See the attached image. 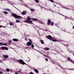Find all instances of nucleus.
Segmentation results:
<instances>
[{
  "label": "nucleus",
  "mask_w": 74,
  "mask_h": 74,
  "mask_svg": "<svg viewBox=\"0 0 74 74\" xmlns=\"http://www.w3.org/2000/svg\"><path fill=\"white\" fill-rule=\"evenodd\" d=\"M15 74H18V73H17V72H16L15 73Z\"/></svg>",
  "instance_id": "36"
},
{
  "label": "nucleus",
  "mask_w": 74,
  "mask_h": 74,
  "mask_svg": "<svg viewBox=\"0 0 74 74\" xmlns=\"http://www.w3.org/2000/svg\"><path fill=\"white\" fill-rule=\"evenodd\" d=\"M49 0L50 1H51V3H53V2H54V1H53V0Z\"/></svg>",
  "instance_id": "24"
},
{
  "label": "nucleus",
  "mask_w": 74,
  "mask_h": 74,
  "mask_svg": "<svg viewBox=\"0 0 74 74\" xmlns=\"http://www.w3.org/2000/svg\"><path fill=\"white\" fill-rule=\"evenodd\" d=\"M34 71H35V72H36V73H38V71L36 69H34Z\"/></svg>",
  "instance_id": "9"
},
{
  "label": "nucleus",
  "mask_w": 74,
  "mask_h": 74,
  "mask_svg": "<svg viewBox=\"0 0 74 74\" xmlns=\"http://www.w3.org/2000/svg\"><path fill=\"white\" fill-rule=\"evenodd\" d=\"M4 13L5 14H8V12L6 11H4Z\"/></svg>",
  "instance_id": "22"
},
{
  "label": "nucleus",
  "mask_w": 74,
  "mask_h": 74,
  "mask_svg": "<svg viewBox=\"0 0 74 74\" xmlns=\"http://www.w3.org/2000/svg\"><path fill=\"white\" fill-rule=\"evenodd\" d=\"M0 27H2V25H0Z\"/></svg>",
  "instance_id": "37"
},
{
  "label": "nucleus",
  "mask_w": 74,
  "mask_h": 74,
  "mask_svg": "<svg viewBox=\"0 0 74 74\" xmlns=\"http://www.w3.org/2000/svg\"><path fill=\"white\" fill-rule=\"evenodd\" d=\"M45 49H46V50L47 51H48V50H49V48H48L46 47L45 48Z\"/></svg>",
  "instance_id": "20"
},
{
  "label": "nucleus",
  "mask_w": 74,
  "mask_h": 74,
  "mask_svg": "<svg viewBox=\"0 0 74 74\" xmlns=\"http://www.w3.org/2000/svg\"><path fill=\"white\" fill-rule=\"evenodd\" d=\"M30 10H31V11H34V9H31Z\"/></svg>",
  "instance_id": "27"
},
{
  "label": "nucleus",
  "mask_w": 74,
  "mask_h": 74,
  "mask_svg": "<svg viewBox=\"0 0 74 74\" xmlns=\"http://www.w3.org/2000/svg\"><path fill=\"white\" fill-rule=\"evenodd\" d=\"M45 60H46V61H48V59L46 58V59Z\"/></svg>",
  "instance_id": "34"
},
{
  "label": "nucleus",
  "mask_w": 74,
  "mask_h": 74,
  "mask_svg": "<svg viewBox=\"0 0 74 74\" xmlns=\"http://www.w3.org/2000/svg\"><path fill=\"white\" fill-rule=\"evenodd\" d=\"M29 41H30L29 42H32V40H31L30 39H29Z\"/></svg>",
  "instance_id": "32"
},
{
  "label": "nucleus",
  "mask_w": 74,
  "mask_h": 74,
  "mask_svg": "<svg viewBox=\"0 0 74 74\" xmlns=\"http://www.w3.org/2000/svg\"><path fill=\"white\" fill-rule=\"evenodd\" d=\"M14 23H10V26H12V25H14Z\"/></svg>",
  "instance_id": "19"
},
{
  "label": "nucleus",
  "mask_w": 74,
  "mask_h": 74,
  "mask_svg": "<svg viewBox=\"0 0 74 74\" xmlns=\"http://www.w3.org/2000/svg\"><path fill=\"white\" fill-rule=\"evenodd\" d=\"M73 29H74V26L73 27Z\"/></svg>",
  "instance_id": "40"
},
{
  "label": "nucleus",
  "mask_w": 74,
  "mask_h": 74,
  "mask_svg": "<svg viewBox=\"0 0 74 74\" xmlns=\"http://www.w3.org/2000/svg\"><path fill=\"white\" fill-rule=\"evenodd\" d=\"M27 46H30L32 45V42H28L27 44Z\"/></svg>",
  "instance_id": "6"
},
{
  "label": "nucleus",
  "mask_w": 74,
  "mask_h": 74,
  "mask_svg": "<svg viewBox=\"0 0 74 74\" xmlns=\"http://www.w3.org/2000/svg\"><path fill=\"white\" fill-rule=\"evenodd\" d=\"M12 16H13L16 19H17L18 18H21V16H18L17 15L15 14H12Z\"/></svg>",
  "instance_id": "1"
},
{
  "label": "nucleus",
  "mask_w": 74,
  "mask_h": 74,
  "mask_svg": "<svg viewBox=\"0 0 74 74\" xmlns=\"http://www.w3.org/2000/svg\"><path fill=\"white\" fill-rule=\"evenodd\" d=\"M26 12L24 11L23 12H21V14L22 15H25L26 14Z\"/></svg>",
  "instance_id": "12"
},
{
  "label": "nucleus",
  "mask_w": 74,
  "mask_h": 74,
  "mask_svg": "<svg viewBox=\"0 0 74 74\" xmlns=\"http://www.w3.org/2000/svg\"><path fill=\"white\" fill-rule=\"evenodd\" d=\"M6 11H11V10H9V9H5Z\"/></svg>",
  "instance_id": "17"
},
{
  "label": "nucleus",
  "mask_w": 74,
  "mask_h": 74,
  "mask_svg": "<svg viewBox=\"0 0 74 74\" xmlns=\"http://www.w3.org/2000/svg\"><path fill=\"white\" fill-rule=\"evenodd\" d=\"M0 45H5V46H6L7 45V44L6 43H0Z\"/></svg>",
  "instance_id": "7"
},
{
  "label": "nucleus",
  "mask_w": 74,
  "mask_h": 74,
  "mask_svg": "<svg viewBox=\"0 0 74 74\" xmlns=\"http://www.w3.org/2000/svg\"><path fill=\"white\" fill-rule=\"evenodd\" d=\"M0 63H2V61H0Z\"/></svg>",
  "instance_id": "41"
},
{
  "label": "nucleus",
  "mask_w": 74,
  "mask_h": 74,
  "mask_svg": "<svg viewBox=\"0 0 74 74\" xmlns=\"http://www.w3.org/2000/svg\"><path fill=\"white\" fill-rule=\"evenodd\" d=\"M35 1H36V3H38V1L37 0H34Z\"/></svg>",
  "instance_id": "25"
},
{
  "label": "nucleus",
  "mask_w": 74,
  "mask_h": 74,
  "mask_svg": "<svg viewBox=\"0 0 74 74\" xmlns=\"http://www.w3.org/2000/svg\"><path fill=\"white\" fill-rule=\"evenodd\" d=\"M27 20H29V21H30L31 20V19H30V17L29 16H28L27 18Z\"/></svg>",
  "instance_id": "14"
},
{
  "label": "nucleus",
  "mask_w": 74,
  "mask_h": 74,
  "mask_svg": "<svg viewBox=\"0 0 74 74\" xmlns=\"http://www.w3.org/2000/svg\"><path fill=\"white\" fill-rule=\"evenodd\" d=\"M6 70L7 72H9V71H10V69H8V68Z\"/></svg>",
  "instance_id": "21"
},
{
  "label": "nucleus",
  "mask_w": 74,
  "mask_h": 74,
  "mask_svg": "<svg viewBox=\"0 0 74 74\" xmlns=\"http://www.w3.org/2000/svg\"><path fill=\"white\" fill-rule=\"evenodd\" d=\"M53 41L54 42H56L57 41V40H56L55 39L53 40L52 39L51 40Z\"/></svg>",
  "instance_id": "18"
},
{
  "label": "nucleus",
  "mask_w": 74,
  "mask_h": 74,
  "mask_svg": "<svg viewBox=\"0 0 74 74\" xmlns=\"http://www.w3.org/2000/svg\"><path fill=\"white\" fill-rule=\"evenodd\" d=\"M68 60H70V58H68Z\"/></svg>",
  "instance_id": "33"
},
{
  "label": "nucleus",
  "mask_w": 74,
  "mask_h": 74,
  "mask_svg": "<svg viewBox=\"0 0 74 74\" xmlns=\"http://www.w3.org/2000/svg\"><path fill=\"white\" fill-rule=\"evenodd\" d=\"M45 37L47 38V39H49L50 40H53V39H54V38L52 37V36L50 35H48L47 36H46Z\"/></svg>",
  "instance_id": "2"
},
{
  "label": "nucleus",
  "mask_w": 74,
  "mask_h": 74,
  "mask_svg": "<svg viewBox=\"0 0 74 74\" xmlns=\"http://www.w3.org/2000/svg\"><path fill=\"white\" fill-rule=\"evenodd\" d=\"M18 72H19V73H21V71H18Z\"/></svg>",
  "instance_id": "38"
},
{
  "label": "nucleus",
  "mask_w": 74,
  "mask_h": 74,
  "mask_svg": "<svg viewBox=\"0 0 74 74\" xmlns=\"http://www.w3.org/2000/svg\"><path fill=\"white\" fill-rule=\"evenodd\" d=\"M30 59L28 57L27 58V62H29L30 61Z\"/></svg>",
  "instance_id": "13"
},
{
  "label": "nucleus",
  "mask_w": 74,
  "mask_h": 74,
  "mask_svg": "<svg viewBox=\"0 0 74 74\" xmlns=\"http://www.w3.org/2000/svg\"><path fill=\"white\" fill-rule=\"evenodd\" d=\"M16 22L17 23L19 22V20H18V19L16 20Z\"/></svg>",
  "instance_id": "23"
},
{
  "label": "nucleus",
  "mask_w": 74,
  "mask_h": 74,
  "mask_svg": "<svg viewBox=\"0 0 74 74\" xmlns=\"http://www.w3.org/2000/svg\"><path fill=\"white\" fill-rule=\"evenodd\" d=\"M41 42L42 44H44V41L42 40H41Z\"/></svg>",
  "instance_id": "16"
},
{
  "label": "nucleus",
  "mask_w": 74,
  "mask_h": 74,
  "mask_svg": "<svg viewBox=\"0 0 74 74\" xmlns=\"http://www.w3.org/2000/svg\"><path fill=\"white\" fill-rule=\"evenodd\" d=\"M29 74H34V73H33L32 72H30Z\"/></svg>",
  "instance_id": "31"
},
{
  "label": "nucleus",
  "mask_w": 74,
  "mask_h": 74,
  "mask_svg": "<svg viewBox=\"0 0 74 74\" xmlns=\"http://www.w3.org/2000/svg\"><path fill=\"white\" fill-rule=\"evenodd\" d=\"M18 61L20 63H21V64H25V62H24L21 60H18Z\"/></svg>",
  "instance_id": "3"
},
{
  "label": "nucleus",
  "mask_w": 74,
  "mask_h": 74,
  "mask_svg": "<svg viewBox=\"0 0 74 74\" xmlns=\"http://www.w3.org/2000/svg\"><path fill=\"white\" fill-rule=\"evenodd\" d=\"M51 21L50 19L47 22V25H50V23H51Z\"/></svg>",
  "instance_id": "8"
},
{
  "label": "nucleus",
  "mask_w": 74,
  "mask_h": 74,
  "mask_svg": "<svg viewBox=\"0 0 74 74\" xmlns=\"http://www.w3.org/2000/svg\"><path fill=\"white\" fill-rule=\"evenodd\" d=\"M1 49H5V50H8V48L6 47H1Z\"/></svg>",
  "instance_id": "5"
},
{
  "label": "nucleus",
  "mask_w": 74,
  "mask_h": 74,
  "mask_svg": "<svg viewBox=\"0 0 74 74\" xmlns=\"http://www.w3.org/2000/svg\"><path fill=\"white\" fill-rule=\"evenodd\" d=\"M31 47L32 48H34V45H32Z\"/></svg>",
  "instance_id": "29"
},
{
  "label": "nucleus",
  "mask_w": 74,
  "mask_h": 74,
  "mask_svg": "<svg viewBox=\"0 0 74 74\" xmlns=\"http://www.w3.org/2000/svg\"><path fill=\"white\" fill-rule=\"evenodd\" d=\"M3 73L1 71H0V74H3Z\"/></svg>",
  "instance_id": "28"
},
{
  "label": "nucleus",
  "mask_w": 74,
  "mask_h": 74,
  "mask_svg": "<svg viewBox=\"0 0 74 74\" xmlns=\"http://www.w3.org/2000/svg\"><path fill=\"white\" fill-rule=\"evenodd\" d=\"M13 41L15 42H17L18 41V39H13L12 40Z\"/></svg>",
  "instance_id": "10"
},
{
  "label": "nucleus",
  "mask_w": 74,
  "mask_h": 74,
  "mask_svg": "<svg viewBox=\"0 0 74 74\" xmlns=\"http://www.w3.org/2000/svg\"><path fill=\"white\" fill-rule=\"evenodd\" d=\"M3 57L5 58H8V56L7 55H4L3 56Z\"/></svg>",
  "instance_id": "11"
},
{
  "label": "nucleus",
  "mask_w": 74,
  "mask_h": 74,
  "mask_svg": "<svg viewBox=\"0 0 74 74\" xmlns=\"http://www.w3.org/2000/svg\"><path fill=\"white\" fill-rule=\"evenodd\" d=\"M15 8L16 9V10H18V11H19L18 9H17V8H16V7H15Z\"/></svg>",
  "instance_id": "35"
},
{
  "label": "nucleus",
  "mask_w": 74,
  "mask_h": 74,
  "mask_svg": "<svg viewBox=\"0 0 74 74\" xmlns=\"http://www.w3.org/2000/svg\"><path fill=\"white\" fill-rule=\"evenodd\" d=\"M70 70H71V69H70Z\"/></svg>",
  "instance_id": "44"
},
{
  "label": "nucleus",
  "mask_w": 74,
  "mask_h": 74,
  "mask_svg": "<svg viewBox=\"0 0 74 74\" xmlns=\"http://www.w3.org/2000/svg\"><path fill=\"white\" fill-rule=\"evenodd\" d=\"M32 19L34 21H38V19L36 18H32Z\"/></svg>",
  "instance_id": "15"
},
{
  "label": "nucleus",
  "mask_w": 74,
  "mask_h": 74,
  "mask_svg": "<svg viewBox=\"0 0 74 74\" xmlns=\"http://www.w3.org/2000/svg\"><path fill=\"white\" fill-rule=\"evenodd\" d=\"M24 22H26V23H32V21L28 20H25L24 21Z\"/></svg>",
  "instance_id": "4"
},
{
  "label": "nucleus",
  "mask_w": 74,
  "mask_h": 74,
  "mask_svg": "<svg viewBox=\"0 0 74 74\" xmlns=\"http://www.w3.org/2000/svg\"><path fill=\"white\" fill-rule=\"evenodd\" d=\"M25 40H27V38H25Z\"/></svg>",
  "instance_id": "39"
},
{
  "label": "nucleus",
  "mask_w": 74,
  "mask_h": 74,
  "mask_svg": "<svg viewBox=\"0 0 74 74\" xmlns=\"http://www.w3.org/2000/svg\"><path fill=\"white\" fill-rule=\"evenodd\" d=\"M9 43H11V40H10L9 41H8Z\"/></svg>",
  "instance_id": "30"
},
{
  "label": "nucleus",
  "mask_w": 74,
  "mask_h": 74,
  "mask_svg": "<svg viewBox=\"0 0 74 74\" xmlns=\"http://www.w3.org/2000/svg\"><path fill=\"white\" fill-rule=\"evenodd\" d=\"M1 0V1H2V0Z\"/></svg>",
  "instance_id": "43"
},
{
  "label": "nucleus",
  "mask_w": 74,
  "mask_h": 74,
  "mask_svg": "<svg viewBox=\"0 0 74 74\" xmlns=\"http://www.w3.org/2000/svg\"><path fill=\"white\" fill-rule=\"evenodd\" d=\"M67 10H68V9H69V10H70V9H69V8H67Z\"/></svg>",
  "instance_id": "42"
},
{
  "label": "nucleus",
  "mask_w": 74,
  "mask_h": 74,
  "mask_svg": "<svg viewBox=\"0 0 74 74\" xmlns=\"http://www.w3.org/2000/svg\"><path fill=\"white\" fill-rule=\"evenodd\" d=\"M51 26H53V23H54L53 22H51Z\"/></svg>",
  "instance_id": "26"
}]
</instances>
